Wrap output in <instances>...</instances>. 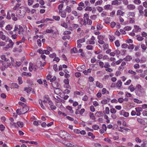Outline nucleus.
I'll list each match as a JSON object with an SVG mask.
<instances>
[{
    "instance_id": "4",
    "label": "nucleus",
    "mask_w": 147,
    "mask_h": 147,
    "mask_svg": "<svg viewBox=\"0 0 147 147\" xmlns=\"http://www.w3.org/2000/svg\"><path fill=\"white\" fill-rule=\"evenodd\" d=\"M51 84L53 88H56V89H57L56 88L59 86L58 83L56 82L51 83Z\"/></svg>"
},
{
    "instance_id": "25",
    "label": "nucleus",
    "mask_w": 147,
    "mask_h": 147,
    "mask_svg": "<svg viewBox=\"0 0 147 147\" xmlns=\"http://www.w3.org/2000/svg\"><path fill=\"white\" fill-rule=\"evenodd\" d=\"M66 109L69 110L70 113H74V111L72 109V108L70 106H67L66 107Z\"/></svg>"
},
{
    "instance_id": "24",
    "label": "nucleus",
    "mask_w": 147,
    "mask_h": 147,
    "mask_svg": "<svg viewBox=\"0 0 147 147\" xmlns=\"http://www.w3.org/2000/svg\"><path fill=\"white\" fill-rule=\"evenodd\" d=\"M33 65V64L32 63H29V71H32V70L33 69V68L32 66Z\"/></svg>"
},
{
    "instance_id": "50",
    "label": "nucleus",
    "mask_w": 147,
    "mask_h": 147,
    "mask_svg": "<svg viewBox=\"0 0 147 147\" xmlns=\"http://www.w3.org/2000/svg\"><path fill=\"white\" fill-rule=\"evenodd\" d=\"M136 112L142 111V108L140 107H136L135 108Z\"/></svg>"
},
{
    "instance_id": "44",
    "label": "nucleus",
    "mask_w": 147,
    "mask_h": 147,
    "mask_svg": "<svg viewBox=\"0 0 147 147\" xmlns=\"http://www.w3.org/2000/svg\"><path fill=\"white\" fill-rule=\"evenodd\" d=\"M61 26L65 28H68L67 25L66 23L65 22H64L63 23L61 24Z\"/></svg>"
},
{
    "instance_id": "19",
    "label": "nucleus",
    "mask_w": 147,
    "mask_h": 147,
    "mask_svg": "<svg viewBox=\"0 0 147 147\" xmlns=\"http://www.w3.org/2000/svg\"><path fill=\"white\" fill-rule=\"evenodd\" d=\"M89 116L90 118L93 120H94L95 119V117L94 116L93 113L90 112L89 113Z\"/></svg>"
},
{
    "instance_id": "54",
    "label": "nucleus",
    "mask_w": 147,
    "mask_h": 147,
    "mask_svg": "<svg viewBox=\"0 0 147 147\" xmlns=\"http://www.w3.org/2000/svg\"><path fill=\"white\" fill-rule=\"evenodd\" d=\"M69 80L68 79H65L64 80V82L65 84L68 85L69 84Z\"/></svg>"
},
{
    "instance_id": "62",
    "label": "nucleus",
    "mask_w": 147,
    "mask_h": 147,
    "mask_svg": "<svg viewBox=\"0 0 147 147\" xmlns=\"http://www.w3.org/2000/svg\"><path fill=\"white\" fill-rule=\"evenodd\" d=\"M69 147H78V146L75 144H74L70 143Z\"/></svg>"
},
{
    "instance_id": "10",
    "label": "nucleus",
    "mask_w": 147,
    "mask_h": 147,
    "mask_svg": "<svg viewBox=\"0 0 147 147\" xmlns=\"http://www.w3.org/2000/svg\"><path fill=\"white\" fill-rule=\"evenodd\" d=\"M121 3V2H119L117 0L113 1L112 2V5H119Z\"/></svg>"
},
{
    "instance_id": "64",
    "label": "nucleus",
    "mask_w": 147,
    "mask_h": 147,
    "mask_svg": "<svg viewBox=\"0 0 147 147\" xmlns=\"http://www.w3.org/2000/svg\"><path fill=\"white\" fill-rule=\"evenodd\" d=\"M123 101V99L122 98H119L118 99V102L120 103H122Z\"/></svg>"
},
{
    "instance_id": "60",
    "label": "nucleus",
    "mask_w": 147,
    "mask_h": 147,
    "mask_svg": "<svg viewBox=\"0 0 147 147\" xmlns=\"http://www.w3.org/2000/svg\"><path fill=\"white\" fill-rule=\"evenodd\" d=\"M86 48L88 50H92L93 49V46L92 45H88L86 46Z\"/></svg>"
},
{
    "instance_id": "6",
    "label": "nucleus",
    "mask_w": 147,
    "mask_h": 147,
    "mask_svg": "<svg viewBox=\"0 0 147 147\" xmlns=\"http://www.w3.org/2000/svg\"><path fill=\"white\" fill-rule=\"evenodd\" d=\"M95 115L98 117H100L103 116V113L102 111L97 112L95 114Z\"/></svg>"
},
{
    "instance_id": "59",
    "label": "nucleus",
    "mask_w": 147,
    "mask_h": 147,
    "mask_svg": "<svg viewBox=\"0 0 147 147\" xmlns=\"http://www.w3.org/2000/svg\"><path fill=\"white\" fill-rule=\"evenodd\" d=\"M105 113L107 114H109V109L108 107H106L105 108Z\"/></svg>"
},
{
    "instance_id": "3",
    "label": "nucleus",
    "mask_w": 147,
    "mask_h": 147,
    "mask_svg": "<svg viewBox=\"0 0 147 147\" xmlns=\"http://www.w3.org/2000/svg\"><path fill=\"white\" fill-rule=\"evenodd\" d=\"M67 134V133L64 131H61L59 135L61 137L63 138H65V135Z\"/></svg>"
},
{
    "instance_id": "58",
    "label": "nucleus",
    "mask_w": 147,
    "mask_h": 147,
    "mask_svg": "<svg viewBox=\"0 0 147 147\" xmlns=\"http://www.w3.org/2000/svg\"><path fill=\"white\" fill-rule=\"evenodd\" d=\"M49 57L52 58H53L54 57L56 56V55L55 53H53L52 54H50L49 55Z\"/></svg>"
},
{
    "instance_id": "1",
    "label": "nucleus",
    "mask_w": 147,
    "mask_h": 147,
    "mask_svg": "<svg viewBox=\"0 0 147 147\" xmlns=\"http://www.w3.org/2000/svg\"><path fill=\"white\" fill-rule=\"evenodd\" d=\"M135 90V92L137 95L139 96H142L144 93V91L141 85L140 84L137 85Z\"/></svg>"
},
{
    "instance_id": "16",
    "label": "nucleus",
    "mask_w": 147,
    "mask_h": 147,
    "mask_svg": "<svg viewBox=\"0 0 147 147\" xmlns=\"http://www.w3.org/2000/svg\"><path fill=\"white\" fill-rule=\"evenodd\" d=\"M16 112L18 115H19L24 114V113L22 112V109H17L16 110Z\"/></svg>"
},
{
    "instance_id": "11",
    "label": "nucleus",
    "mask_w": 147,
    "mask_h": 147,
    "mask_svg": "<svg viewBox=\"0 0 147 147\" xmlns=\"http://www.w3.org/2000/svg\"><path fill=\"white\" fill-rule=\"evenodd\" d=\"M29 109L27 106L26 107H23L22 109V112L24 113V114L27 111L29 110Z\"/></svg>"
},
{
    "instance_id": "26",
    "label": "nucleus",
    "mask_w": 147,
    "mask_h": 147,
    "mask_svg": "<svg viewBox=\"0 0 147 147\" xmlns=\"http://www.w3.org/2000/svg\"><path fill=\"white\" fill-rule=\"evenodd\" d=\"M22 74L23 75L25 76H31V74L30 73H26L25 72H23Z\"/></svg>"
},
{
    "instance_id": "47",
    "label": "nucleus",
    "mask_w": 147,
    "mask_h": 147,
    "mask_svg": "<svg viewBox=\"0 0 147 147\" xmlns=\"http://www.w3.org/2000/svg\"><path fill=\"white\" fill-rule=\"evenodd\" d=\"M66 13L65 11H63L61 14V16L62 18H65L66 17Z\"/></svg>"
},
{
    "instance_id": "12",
    "label": "nucleus",
    "mask_w": 147,
    "mask_h": 147,
    "mask_svg": "<svg viewBox=\"0 0 147 147\" xmlns=\"http://www.w3.org/2000/svg\"><path fill=\"white\" fill-rule=\"evenodd\" d=\"M19 87L18 84L16 83H12L11 85V88H18Z\"/></svg>"
},
{
    "instance_id": "5",
    "label": "nucleus",
    "mask_w": 147,
    "mask_h": 147,
    "mask_svg": "<svg viewBox=\"0 0 147 147\" xmlns=\"http://www.w3.org/2000/svg\"><path fill=\"white\" fill-rule=\"evenodd\" d=\"M127 7L129 9L133 10L135 8V6L133 5L130 4L127 5Z\"/></svg>"
},
{
    "instance_id": "42",
    "label": "nucleus",
    "mask_w": 147,
    "mask_h": 147,
    "mask_svg": "<svg viewBox=\"0 0 147 147\" xmlns=\"http://www.w3.org/2000/svg\"><path fill=\"white\" fill-rule=\"evenodd\" d=\"M109 38L110 39V41L111 42H112L114 40V39L115 38L113 36L109 35Z\"/></svg>"
},
{
    "instance_id": "21",
    "label": "nucleus",
    "mask_w": 147,
    "mask_h": 147,
    "mask_svg": "<svg viewBox=\"0 0 147 147\" xmlns=\"http://www.w3.org/2000/svg\"><path fill=\"white\" fill-rule=\"evenodd\" d=\"M122 82L121 80H119L118 81L116 84L117 86L120 88L121 86Z\"/></svg>"
},
{
    "instance_id": "20",
    "label": "nucleus",
    "mask_w": 147,
    "mask_h": 147,
    "mask_svg": "<svg viewBox=\"0 0 147 147\" xmlns=\"http://www.w3.org/2000/svg\"><path fill=\"white\" fill-rule=\"evenodd\" d=\"M25 38L24 37H23L22 38V39L19 41H17V42H16V43L17 44V45H19V44L20 43H21L22 42H24V41H25Z\"/></svg>"
},
{
    "instance_id": "32",
    "label": "nucleus",
    "mask_w": 147,
    "mask_h": 147,
    "mask_svg": "<svg viewBox=\"0 0 147 147\" xmlns=\"http://www.w3.org/2000/svg\"><path fill=\"white\" fill-rule=\"evenodd\" d=\"M85 41V39L84 38H83L82 39H80L78 40L77 42H78L80 43H82Z\"/></svg>"
},
{
    "instance_id": "46",
    "label": "nucleus",
    "mask_w": 147,
    "mask_h": 147,
    "mask_svg": "<svg viewBox=\"0 0 147 147\" xmlns=\"http://www.w3.org/2000/svg\"><path fill=\"white\" fill-rule=\"evenodd\" d=\"M141 35L143 37H146L147 36V34L144 32H141Z\"/></svg>"
},
{
    "instance_id": "34",
    "label": "nucleus",
    "mask_w": 147,
    "mask_h": 147,
    "mask_svg": "<svg viewBox=\"0 0 147 147\" xmlns=\"http://www.w3.org/2000/svg\"><path fill=\"white\" fill-rule=\"evenodd\" d=\"M137 39L139 41H141L143 40L144 38L142 36H139L137 37Z\"/></svg>"
},
{
    "instance_id": "38",
    "label": "nucleus",
    "mask_w": 147,
    "mask_h": 147,
    "mask_svg": "<svg viewBox=\"0 0 147 147\" xmlns=\"http://www.w3.org/2000/svg\"><path fill=\"white\" fill-rule=\"evenodd\" d=\"M121 48L123 49H126L128 47V45L125 43L121 45Z\"/></svg>"
},
{
    "instance_id": "2",
    "label": "nucleus",
    "mask_w": 147,
    "mask_h": 147,
    "mask_svg": "<svg viewBox=\"0 0 147 147\" xmlns=\"http://www.w3.org/2000/svg\"><path fill=\"white\" fill-rule=\"evenodd\" d=\"M10 124L14 126V127H16L17 124L20 127H23V123L22 122L18 121L16 123L15 122H13V123H11Z\"/></svg>"
},
{
    "instance_id": "40",
    "label": "nucleus",
    "mask_w": 147,
    "mask_h": 147,
    "mask_svg": "<svg viewBox=\"0 0 147 147\" xmlns=\"http://www.w3.org/2000/svg\"><path fill=\"white\" fill-rule=\"evenodd\" d=\"M92 128L94 130H97L99 128V126L96 125H93Z\"/></svg>"
},
{
    "instance_id": "45",
    "label": "nucleus",
    "mask_w": 147,
    "mask_h": 147,
    "mask_svg": "<svg viewBox=\"0 0 147 147\" xmlns=\"http://www.w3.org/2000/svg\"><path fill=\"white\" fill-rule=\"evenodd\" d=\"M137 121L139 123H140L141 124H142L144 122L143 120L140 118L138 119Z\"/></svg>"
},
{
    "instance_id": "37",
    "label": "nucleus",
    "mask_w": 147,
    "mask_h": 147,
    "mask_svg": "<svg viewBox=\"0 0 147 147\" xmlns=\"http://www.w3.org/2000/svg\"><path fill=\"white\" fill-rule=\"evenodd\" d=\"M53 19L55 20L56 21H59V20L60 17L59 16H54L53 17Z\"/></svg>"
},
{
    "instance_id": "27",
    "label": "nucleus",
    "mask_w": 147,
    "mask_h": 147,
    "mask_svg": "<svg viewBox=\"0 0 147 147\" xmlns=\"http://www.w3.org/2000/svg\"><path fill=\"white\" fill-rule=\"evenodd\" d=\"M54 30L52 29H47L45 32L47 33H53L54 32Z\"/></svg>"
},
{
    "instance_id": "35",
    "label": "nucleus",
    "mask_w": 147,
    "mask_h": 147,
    "mask_svg": "<svg viewBox=\"0 0 147 147\" xmlns=\"http://www.w3.org/2000/svg\"><path fill=\"white\" fill-rule=\"evenodd\" d=\"M88 135L89 136L91 137L92 139H94L95 138V136L93 135L92 133L91 132H89L88 133Z\"/></svg>"
},
{
    "instance_id": "9",
    "label": "nucleus",
    "mask_w": 147,
    "mask_h": 147,
    "mask_svg": "<svg viewBox=\"0 0 147 147\" xmlns=\"http://www.w3.org/2000/svg\"><path fill=\"white\" fill-rule=\"evenodd\" d=\"M19 28L18 29L19 30V31H18V34H23L24 32L23 31V28H22V27L20 25L19 26Z\"/></svg>"
},
{
    "instance_id": "49",
    "label": "nucleus",
    "mask_w": 147,
    "mask_h": 147,
    "mask_svg": "<svg viewBox=\"0 0 147 147\" xmlns=\"http://www.w3.org/2000/svg\"><path fill=\"white\" fill-rule=\"evenodd\" d=\"M34 1L33 0H28V4L29 6L31 5H32Z\"/></svg>"
},
{
    "instance_id": "53",
    "label": "nucleus",
    "mask_w": 147,
    "mask_h": 147,
    "mask_svg": "<svg viewBox=\"0 0 147 147\" xmlns=\"http://www.w3.org/2000/svg\"><path fill=\"white\" fill-rule=\"evenodd\" d=\"M116 112V110L114 108H112L110 110V112L112 114H115Z\"/></svg>"
},
{
    "instance_id": "33",
    "label": "nucleus",
    "mask_w": 147,
    "mask_h": 147,
    "mask_svg": "<svg viewBox=\"0 0 147 147\" xmlns=\"http://www.w3.org/2000/svg\"><path fill=\"white\" fill-rule=\"evenodd\" d=\"M18 83L19 84H22V78L21 77H19L18 78Z\"/></svg>"
},
{
    "instance_id": "52",
    "label": "nucleus",
    "mask_w": 147,
    "mask_h": 147,
    "mask_svg": "<svg viewBox=\"0 0 147 147\" xmlns=\"http://www.w3.org/2000/svg\"><path fill=\"white\" fill-rule=\"evenodd\" d=\"M109 45L108 44H104L103 46V48L104 50H106L108 48Z\"/></svg>"
},
{
    "instance_id": "43",
    "label": "nucleus",
    "mask_w": 147,
    "mask_h": 147,
    "mask_svg": "<svg viewBox=\"0 0 147 147\" xmlns=\"http://www.w3.org/2000/svg\"><path fill=\"white\" fill-rule=\"evenodd\" d=\"M134 46L133 44H130L129 46L128 47V48L129 49H134Z\"/></svg>"
},
{
    "instance_id": "30",
    "label": "nucleus",
    "mask_w": 147,
    "mask_h": 147,
    "mask_svg": "<svg viewBox=\"0 0 147 147\" xmlns=\"http://www.w3.org/2000/svg\"><path fill=\"white\" fill-rule=\"evenodd\" d=\"M40 100L41 101V102H40V101L39 102V104L40 105L41 107H42V108L45 110L46 109V108L43 105V104H42V100Z\"/></svg>"
},
{
    "instance_id": "39",
    "label": "nucleus",
    "mask_w": 147,
    "mask_h": 147,
    "mask_svg": "<svg viewBox=\"0 0 147 147\" xmlns=\"http://www.w3.org/2000/svg\"><path fill=\"white\" fill-rule=\"evenodd\" d=\"M70 38V37L69 35L64 36L62 38L63 40H65L66 39H69Z\"/></svg>"
},
{
    "instance_id": "28",
    "label": "nucleus",
    "mask_w": 147,
    "mask_h": 147,
    "mask_svg": "<svg viewBox=\"0 0 147 147\" xmlns=\"http://www.w3.org/2000/svg\"><path fill=\"white\" fill-rule=\"evenodd\" d=\"M65 10L69 13L71 12V7L68 6H67L66 7Z\"/></svg>"
},
{
    "instance_id": "13",
    "label": "nucleus",
    "mask_w": 147,
    "mask_h": 147,
    "mask_svg": "<svg viewBox=\"0 0 147 147\" xmlns=\"http://www.w3.org/2000/svg\"><path fill=\"white\" fill-rule=\"evenodd\" d=\"M132 59V57L131 56L129 55L127 56L125 58L123 59L125 61H129Z\"/></svg>"
},
{
    "instance_id": "18",
    "label": "nucleus",
    "mask_w": 147,
    "mask_h": 147,
    "mask_svg": "<svg viewBox=\"0 0 147 147\" xmlns=\"http://www.w3.org/2000/svg\"><path fill=\"white\" fill-rule=\"evenodd\" d=\"M1 58L2 60H4L6 62H7L9 60V59L8 58H7L6 57V56L5 55L1 56Z\"/></svg>"
},
{
    "instance_id": "8",
    "label": "nucleus",
    "mask_w": 147,
    "mask_h": 147,
    "mask_svg": "<svg viewBox=\"0 0 147 147\" xmlns=\"http://www.w3.org/2000/svg\"><path fill=\"white\" fill-rule=\"evenodd\" d=\"M107 98V99L102 100L101 102V103L103 104H106L107 102H109L111 100V99L109 98Z\"/></svg>"
},
{
    "instance_id": "15",
    "label": "nucleus",
    "mask_w": 147,
    "mask_h": 147,
    "mask_svg": "<svg viewBox=\"0 0 147 147\" xmlns=\"http://www.w3.org/2000/svg\"><path fill=\"white\" fill-rule=\"evenodd\" d=\"M128 89H129L130 91L132 92L135 90L136 89V88H134L133 87V84H131L128 87Z\"/></svg>"
},
{
    "instance_id": "14",
    "label": "nucleus",
    "mask_w": 147,
    "mask_h": 147,
    "mask_svg": "<svg viewBox=\"0 0 147 147\" xmlns=\"http://www.w3.org/2000/svg\"><path fill=\"white\" fill-rule=\"evenodd\" d=\"M96 86L97 87L100 88H102L103 87V86L102 84L98 82V81H96Z\"/></svg>"
},
{
    "instance_id": "22",
    "label": "nucleus",
    "mask_w": 147,
    "mask_h": 147,
    "mask_svg": "<svg viewBox=\"0 0 147 147\" xmlns=\"http://www.w3.org/2000/svg\"><path fill=\"white\" fill-rule=\"evenodd\" d=\"M10 59L11 60V64H10V65H11L12 66H14L15 65V62H14V60L11 57H10Z\"/></svg>"
},
{
    "instance_id": "41",
    "label": "nucleus",
    "mask_w": 147,
    "mask_h": 147,
    "mask_svg": "<svg viewBox=\"0 0 147 147\" xmlns=\"http://www.w3.org/2000/svg\"><path fill=\"white\" fill-rule=\"evenodd\" d=\"M115 44L116 46L117 47H118L120 46V44L119 42V41L118 40H117L115 41Z\"/></svg>"
},
{
    "instance_id": "61",
    "label": "nucleus",
    "mask_w": 147,
    "mask_h": 147,
    "mask_svg": "<svg viewBox=\"0 0 147 147\" xmlns=\"http://www.w3.org/2000/svg\"><path fill=\"white\" fill-rule=\"evenodd\" d=\"M99 64L101 68H102L104 67V66H103L104 63L102 61H100L99 63Z\"/></svg>"
},
{
    "instance_id": "51",
    "label": "nucleus",
    "mask_w": 147,
    "mask_h": 147,
    "mask_svg": "<svg viewBox=\"0 0 147 147\" xmlns=\"http://www.w3.org/2000/svg\"><path fill=\"white\" fill-rule=\"evenodd\" d=\"M131 27L130 26H127L124 28V30H129L131 29Z\"/></svg>"
},
{
    "instance_id": "29",
    "label": "nucleus",
    "mask_w": 147,
    "mask_h": 147,
    "mask_svg": "<svg viewBox=\"0 0 147 147\" xmlns=\"http://www.w3.org/2000/svg\"><path fill=\"white\" fill-rule=\"evenodd\" d=\"M110 67L109 63V62H105V65L104 66L105 68H107Z\"/></svg>"
},
{
    "instance_id": "23",
    "label": "nucleus",
    "mask_w": 147,
    "mask_h": 147,
    "mask_svg": "<svg viewBox=\"0 0 147 147\" xmlns=\"http://www.w3.org/2000/svg\"><path fill=\"white\" fill-rule=\"evenodd\" d=\"M77 50L76 48L74 47L73 49L71 50V53H76L77 52Z\"/></svg>"
},
{
    "instance_id": "63",
    "label": "nucleus",
    "mask_w": 147,
    "mask_h": 147,
    "mask_svg": "<svg viewBox=\"0 0 147 147\" xmlns=\"http://www.w3.org/2000/svg\"><path fill=\"white\" fill-rule=\"evenodd\" d=\"M126 42L127 43H132L133 42V40L130 39H127L126 41Z\"/></svg>"
},
{
    "instance_id": "48",
    "label": "nucleus",
    "mask_w": 147,
    "mask_h": 147,
    "mask_svg": "<svg viewBox=\"0 0 147 147\" xmlns=\"http://www.w3.org/2000/svg\"><path fill=\"white\" fill-rule=\"evenodd\" d=\"M85 10L86 11H91L92 10V8L91 7H90L89 6H87L86 7Z\"/></svg>"
},
{
    "instance_id": "7",
    "label": "nucleus",
    "mask_w": 147,
    "mask_h": 147,
    "mask_svg": "<svg viewBox=\"0 0 147 147\" xmlns=\"http://www.w3.org/2000/svg\"><path fill=\"white\" fill-rule=\"evenodd\" d=\"M134 28L135 29V31H134L135 32H137L138 31H140L141 30V29L140 28L139 26L137 25H134Z\"/></svg>"
},
{
    "instance_id": "56",
    "label": "nucleus",
    "mask_w": 147,
    "mask_h": 147,
    "mask_svg": "<svg viewBox=\"0 0 147 147\" xmlns=\"http://www.w3.org/2000/svg\"><path fill=\"white\" fill-rule=\"evenodd\" d=\"M92 24V21L90 19H89L87 21L86 24H88V25H91Z\"/></svg>"
},
{
    "instance_id": "31",
    "label": "nucleus",
    "mask_w": 147,
    "mask_h": 147,
    "mask_svg": "<svg viewBox=\"0 0 147 147\" xmlns=\"http://www.w3.org/2000/svg\"><path fill=\"white\" fill-rule=\"evenodd\" d=\"M102 2V0L100 1H98L96 2L95 4V6H96L98 5H100Z\"/></svg>"
},
{
    "instance_id": "55",
    "label": "nucleus",
    "mask_w": 147,
    "mask_h": 147,
    "mask_svg": "<svg viewBox=\"0 0 147 147\" xmlns=\"http://www.w3.org/2000/svg\"><path fill=\"white\" fill-rule=\"evenodd\" d=\"M45 20H42L40 21H37L36 22V23L37 24H39L41 23H43L45 22Z\"/></svg>"
},
{
    "instance_id": "57",
    "label": "nucleus",
    "mask_w": 147,
    "mask_h": 147,
    "mask_svg": "<svg viewBox=\"0 0 147 147\" xmlns=\"http://www.w3.org/2000/svg\"><path fill=\"white\" fill-rule=\"evenodd\" d=\"M104 37L102 35H98L97 37V38L99 40H103Z\"/></svg>"
},
{
    "instance_id": "36",
    "label": "nucleus",
    "mask_w": 147,
    "mask_h": 147,
    "mask_svg": "<svg viewBox=\"0 0 147 147\" xmlns=\"http://www.w3.org/2000/svg\"><path fill=\"white\" fill-rule=\"evenodd\" d=\"M124 12H123L121 10H118L117 11V15H121L123 16V15L121 14H123L124 13Z\"/></svg>"
},
{
    "instance_id": "17",
    "label": "nucleus",
    "mask_w": 147,
    "mask_h": 147,
    "mask_svg": "<svg viewBox=\"0 0 147 147\" xmlns=\"http://www.w3.org/2000/svg\"><path fill=\"white\" fill-rule=\"evenodd\" d=\"M74 95L77 94L80 95H83V93L82 92H79L78 91H75L74 92Z\"/></svg>"
}]
</instances>
